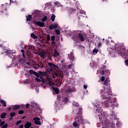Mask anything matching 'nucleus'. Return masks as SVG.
I'll return each mask as SVG.
<instances>
[{
  "label": "nucleus",
  "instance_id": "f257e3e1",
  "mask_svg": "<svg viewBox=\"0 0 128 128\" xmlns=\"http://www.w3.org/2000/svg\"><path fill=\"white\" fill-rule=\"evenodd\" d=\"M104 86H104V89L100 90V92L102 100H106L102 104L104 108H108L112 106V90L110 88V84L108 78L105 80L104 82Z\"/></svg>",
  "mask_w": 128,
  "mask_h": 128
},
{
  "label": "nucleus",
  "instance_id": "f03ea898",
  "mask_svg": "<svg viewBox=\"0 0 128 128\" xmlns=\"http://www.w3.org/2000/svg\"><path fill=\"white\" fill-rule=\"evenodd\" d=\"M46 73L42 72V75L43 76H44L45 78H45L46 80V82H48V84L50 86H55V84L54 82L50 81L52 78H56L58 76V74L53 71L52 69H50V70H48V74L49 76H46Z\"/></svg>",
  "mask_w": 128,
  "mask_h": 128
},
{
  "label": "nucleus",
  "instance_id": "7ed1b4c3",
  "mask_svg": "<svg viewBox=\"0 0 128 128\" xmlns=\"http://www.w3.org/2000/svg\"><path fill=\"white\" fill-rule=\"evenodd\" d=\"M92 104L96 108V114L99 116V118H105L106 116L104 112H102V110L101 108V106L100 104V102L98 100H96L92 103Z\"/></svg>",
  "mask_w": 128,
  "mask_h": 128
},
{
  "label": "nucleus",
  "instance_id": "20e7f679",
  "mask_svg": "<svg viewBox=\"0 0 128 128\" xmlns=\"http://www.w3.org/2000/svg\"><path fill=\"white\" fill-rule=\"evenodd\" d=\"M82 108H80L79 112L77 114L76 118H75V120H78V124H82L84 122V120L82 116Z\"/></svg>",
  "mask_w": 128,
  "mask_h": 128
},
{
  "label": "nucleus",
  "instance_id": "39448f33",
  "mask_svg": "<svg viewBox=\"0 0 128 128\" xmlns=\"http://www.w3.org/2000/svg\"><path fill=\"white\" fill-rule=\"evenodd\" d=\"M74 35L72 36V40H74L76 41L78 40V37L80 38L81 41L84 42V38L82 34L81 33H78L76 31L74 32Z\"/></svg>",
  "mask_w": 128,
  "mask_h": 128
},
{
  "label": "nucleus",
  "instance_id": "423d86ee",
  "mask_svg": "<svg viewBox=\"0 0 128 128\" xmlns=\"http://www.w3.org/2000/svg\"><path fill=\"white\" fill-rule=\"evenodd\" d=\"M102 128H112V123H110L107 120L102 121Z\"/></svg>",
  "mask_w": 128,
  "mask_h": 128
},
{
  "label": "nucleus",
  "instance_id": "0eeeda50",
  "mask_svg": "<svg viewBox=\"0 0 128 128\" xmlns=\"http://www.w3.org/2000/svg\"><path fill=\"white\" fill-rule=\"evenodd\" d=\"M34 24L35 26H39L40 27H45L46 26L44 22L35 21L34 22Z\"/></svg>",
  "mask_w": 128,
  "mask_h": 128
},
{
  "label": "nucleus",
  "instance_id": "6e6552de",
  "mask_svg": "<svg viewBox=\"0 0 128 128\" xmlns=\"http://www.w3.org/2000/svg\"><path fill=\"white\" fill-rule=\"evenodd\" d=\"M33 120L34 121V124H41V122H40V119L39 118L34 117Z\"/></svg>",
  "mask_w": 128,
  "mask_h": 128
},
{
  "label": "nucleus",
  "instance_id": "1a4fd4ad",
  "mask_svg": "<svg viewBox=\"0 0 128 128\" xmlns=\"http://www.w3.org/2000/svg\"><path fill=\"white\" fill-rule=\"evenodd\" d=\"M34 74L36 76H37V78H36V82H40L41 80H43L42 77L39 76L37 72H35Z\"/></svg>",
  "mask_w": 128,
  "mask_h": 128
},
{
  "label": "nucleus",
  "instance_id": "9d476101",
  "mask_svg": "<svg viewBox=\"0 0 128 128\" xmlns=\"http://www.w3.org/2000/svg\"><path fill=\"white\" fill-rule=\"evenodd\" d=\"M68 56L70 60H71L72 61L74 60V56L73 52H70V54L68 55Z\"/></svg>",
  "mask_w": 128,
  "mask_h": 128
},
{
  "label": "nucleus",
  "instance_id": "9b49d317",
  "mask_svg": "<svg viewBox=\"0 0 128 128\" xmlns=\"http://www.w3.org/2000/svg\"><path fill=\"white\" fill-rule=\"evenodd\" d=\"M32 108H34V112H38V110H40V107L38 106L36 104H34V107H32Z\"/></svg>",
  "mask_w": 128,
  "mask_h": 128
},
{
  "label": "nucleus",
  "instance_id": "f8f14e48",
  "mask_svg": "<svg viewBox=\"0 0 128 128\" xmlns=\"http://www.w3.org/2000/svg\"><path fill=\"white\" fill-rule=\"evenodd\" d=\"M26 50H28V52H30V50H34V46H25Z\"/></svg>",
  "mask_w": 128,
  "mask_h": 128
},
{
  "label": "nucleus",
  "instance_id": "ddd939ff",
  "mask_svg": "<svg viewBox=\"0 0 128 128\" xmlns=\"http://www.w3.org/2000/svg\"><path fill=\"white\" fill-rule=\"evenodd\" d=\"M38 55H40L42 58H44L46 57L47 54L45 52H41Z\"/></svg>",
  "mask_w": 128,
  "mask_h": 128
},
{
  "label": "nucleus",
  "instance_id": "4468645a",
  "mask_svg": "<svg viewBox=\"0 0 128 128\" xmlns=\"http://www.w3.org/2000/svg\"><path fill=\"white\" fill-rule=\"evenodd\" d=\"M6 52L8 54V56H12L16 52L12 50H6Z\"/></svg>",
  "mask_w": 128,
  "mask_h": 128
},
{
  "label": "nucleus",
  "instance_id": "2eb2a0df",
  "mask_svg": "<svg viewBox=\"0 0 128 128\" xmlns=\"http://www.w3.org/2000/svg\"><path fill=\"white\" fill-rule=\"evenodd\" d=\"M32 126L31 122H26L24 124V128H30Z\"/></svg>",
  "mask_w": 128,
  "mask_h": 128
},
{
  "label": "nucleus",
  "instance_id": "dca6fc26",
  "mask_svg": "<svg viewBox=\"0 0 128 128\" xmlns=\"http://www.w3.org/2000/svg\"><path fill=\"white\" fill-rule=\"evenodd\" d=\"M48 65L49 66H50L51 68H56L57 67L56 65L55 64H54L52 62H48Z\"/></svg>",
  "mask_w": 128,
  "mask_h": 128
},
{
  "label": "nucleus",
  "instance_id": "f3484780",
  "mask_svg": "<svg viewBox=\"0 0 128 128\" xmlns=\"http://www.w3.org/2000/svg\"><path fill=\"white\" fill-rule=\"evenodd\" d=\"M0 104H3V106L4 108H6V102L4 100H0Z\"/></svg>",
  "mask_w": 128,
  "mask_h": 128
},
{
  "label": "nucleus",
  "instance_id": "a211bd4d",
  "mask_svg": "<svg viewBox=\"0 0 128 128\" xmlns=\"http://www.w3.org/2000/svg\"><path fill=\"white\" fill-rule=\"evenodd\" d=\"M52 88L53 90H54V92H56V94H59V90L58 88H54V87H52Z\"/></svg>",
  "mask_w": 128,
  "mask_h": 128
},
{
  "label": "nucleus",
  "instance_id": "6ab92c4d",
  "mask_svg": "<svg viewBox=\"0 0 128 128\" xmlns=\"http://www.w3.org/2000/svg\"><path fill=\"white\" fill-rule=\"evenodd\" d=\"M73 126L74 128H78L79 127L80 124L79 123H78L76 121H75L74 122H73Z\"/></svg>",
  "mask_w": 128,
  "mask_h": 128
},
{
  "label": "nucleus",
  "instance_id": "aec40b11",
  "mask_svg": "<svg viewBox=\"0 0 128 128\" xmlns=\"http://www.w3.org/2000/svg\"><path fill=\"white\" fill-rule=\"evenodd\" d=\"M100 74H105L106 75H108L110 74V71H106V70L105 72L102 71L100 72Z\"/></svg>",
  "mask_w": 128,
  "mask_h": 128
},
{
  "label": "nucleus",
  "instance_id": "412c9836",
  "mask_svg": "<svg viewBox=\"0 0 128 128\" xmlns=\"http://www.w3.org/2000/svg\"><path fill=\"white\" fill-rule=\"evenodd\" d=\"M18 108H20V106L19 105H15L14 106V108H12L14 110H18Z\"/></svg>",
  "mask_w": 128,
  "mask_h": 128
},
{
  "label": "nucleus",
  "instance_id": "4be33fe9",
  "mask_svg": "<svg viewBox=\"0 0 128 128\" xmlns=\"http://www.w3.org/2000/svg\"><path fill=\"white\" fill-rule=\"evenodd\" d=\"M6 116V112H3L0 115V118H5Z\"/></svg>",
  "mask_w": 128,
  "mask_h": 128
},
{
  "label": "nucleus",
  "instance_id": "5701e85b",
  "mask_svg": "<svg viewBox=\"0 0 128 128\" xmlns=\"http://www.w3.org/2000/svg\"><path fill=\"white\" fill-rule=\"evenodd\" d=\"M54 4L56 6H57V7H60V2H54Z\"/></svg>",
  "mask_w": 128,
  "mask_h": 128
},
{
  "label": "nucleus",
  "instance_id": "b1692460",
  "mask_svg": "<svg viewBox=\"0 0 128 128\" xmlns=\"http://www.w3.org/2000/svg\"><path fill=\"white\" fill-rule=\"evenodd\" d=\"M56 18V16L54 14H52L51 16V20L52 22H54Z\"/></svg>",
  "mask_w": 128,
  "mask_h": 128
},
{
  "label": "nucleus",
  "instance_id": "393cba45",
  "mask_svg": "<svg viewBox=\"0 0 128 128\" xmlns=\"http://www.w3.org/2000/svg\"><path fill=\"white\" fill-rule=\"evenodd\" d=\"M59 55H60V54L58 52H57L56 50L54 51V54H53L54 56H58Z\"/></svg>",
  "mask_w": 128,
  "mask_h": 128
},
{
  "label": "nucleus",
  "instance_id": "a878e982",
  "mask_svg": "<svg viewBox=\"0 0 128 128\" xmlns=\"http://www.w3.org/2000/svg\"><path fill=\"white\" fill-rule=\"evenodd\" d=\"M72 105L74 106H76V107L79 106V104H78V102H73Z\"/></svg>",
  "mask_w": 128,
  "mask_h": 128
},
{
  "label": "nucleus",
  "instance_id": "bb28decb",
  "mask_svg": "<svg viewBox=\"0 0 128 128\" xmlns=\"http://www.w3.org/2000/svg\"><path fill=\"white\" fill-rule=\"evenodd\" d=\"M26 18L27 21H30L32 20V16L30 15H28Z\"/></svg>",
  "mask_w": 128,
  "mask_h": 128
},
{
  "label": "nucleus",
  "instance_id": "cd10ccee",
  "mask_svg": "<svg viewBox=\"0 0 128 128\" xmlns=\"http://www.w3.org/2000/svg\"><path fill=\"white\" fill-rule=\"evenodd\" d=\"M58 23H56V22L54 23V28H58Z\"/></svg>",
  "mask_w": 128,
  "mask_h": 128
},
{
  "label": "nucleus",
  "instance_id": "c85d7f7f",
  "mask_svg": "<svg viewBox=\"0 0 128 128\" xmlns=\"http://www.w3.org/2000/svg\"><path fill=\"white\" fill-rule=\"evenodd\" d=\"M30 36L32 38L34 39L38 38V36H36V35L34 34H31Z\"/></svg>",
  "mask_w": 128,
  "mask_h": 128
},
{
  "label": "nucleus",
  "instance_id": "c756f323",
  "mask_svg": "<svg viewBox=\"0 0 128 128\" xmlns=\"http://www.w3.org/2000/svg\"><path fill=\"white\" fill-rule=\"evenodd\" d=\"M110 118L112 120H116V116L114 114L111 115Z\"/></svg>",
  "mask_w": 128,
  "mask_h": 128
},
{
  "label": "nucleus",
  "instance_id": "7c9ffc66",
  "mask_svg": "<svg viewBox=\"0 0 128 128\" xmlns=\"http://www.w3.org/2000/svg\"><path fill=\"white\" fill-rule=\"evenodd\" d=\"M5 124L4 121H2L1 120H0V126H2Z\"/></svg>",
  "mask_w": 128,
  "mask_h": 128
},
{
  "label": "nucleus",
  "instance_id": "2f4dec72",
  "mask_svg": "<svg viewBox=\"0 0 128 128\" xmlns=\"http://www.w3.org/2000/svg\"><path fill=\"white\" fill-rule=\"evenodd\" d=\"M48 18V17L46 16H44V18L42 19V22H46Z\"/></svg>",
  "mask_w": 128,
  "mask_h": 128
},
{
  "label": "nucleus",
  "instance_id": "473e14b6",
  "mask_svg": "<svg viewBox=\"0 0 128 128\" xmlns=\"http://www.w3.org/2000/svg\"><path fill=\"white\" fill-rule=\"evenodd\" d=\"M49 28L51 30H54V24H52L49 26Z\"/></svg>",
  "mask_w": 128,
  "mask_h": 128
},
{
  "label": "nucleus",
  "instance_id": "72a5a7b5",
  "mask_svg": "<svg viewBox=\"0 0 128 128\" xmlns=\"http://www.w3.org/2000/svg\"><path fill=\"white\" fill-rule=\"evenodd\" d=\"M55 32H56V33L58 35V34H60V30H55Z\"/></svg>",
  "mask_w": 128,
  "mask_h": 128
},
{
  "label": "nucleus",
  "instance_id": "f704fd0d",
  "mask_svg": "<svg viewBox=\"0 0 128 128\" xmlns=\"http://www.w3.org/2000/svg\"><path fill=\"white\" fill-rule=\"evenodd\" d=\"M63 100L64 102H68V100H69V99L67 98H64V99H63Z\"/></svg>",
  "mask_w": 128,
  "mask_h": 128
},
{
  "label": "nucleus",
  "instance_id": "c9c22d12",
  "mask_svg": "<svg viewBox=\"0 0 128 128\" xmlns=\"http://www.w3.org/2000/svg\"><path fill=\"white\" fill-rule=\"evenodd\" d=\"M24 111L23 110H20V111H18V114H24Z\"/></svg>",
  "mask_w": 128,
  "mask_h": 128
},
{
  "label": "nucleus",
  "instance_id": "e433bc0d",
  "mask_svg": "<svg viewBox=\"0 0 128 128\" xmlns=\"http://www.w3.org/2000/svg\"><path fill=\"white\" fill-rule=\"evenodd\" d=\"M92 52L94 54H96L98 52V50H96V49H94L93 50H92Z\"/></svg>",
  "mask_w": 128,
  "mask_h": 128
},
{
  "label": "nucleus",
  "instance_id": "4c0bfd02",
  "mask_svg": "<svg viewBox=\"0 0 128 128\" xmlns=\"http://www.w3.org/2000/svg\"><path fill=\"white\" fill-rule=\"evenodd\" d=\"M46 39H47V40H48V41H50V36L49 34H48V35L46 36Z\"/></svg>",
  "mask_w": 128,
  "mask_h": 128
},
{
  "label": "nucleus",
  "instance_id": "58836bf2",
  "mask_svg": "<svg viewBox=\"0 0 128 128\" xmlns=\"http://www.w3.org/2000/svg\"><path fill=\"white\" fill-rule=\"evenodd\" d=\"M16 114L14 112L10 113V116L13 117Z\"/></svg>",
  "mask_w": 128,
  "mask_h": 128
},
{
  "label": "nucleus",
  "instance_id": "ea45409f",
  "mask_svg": "<svg viewBox=\"0 0 128 128\" xmlns=\"http://www.w3.org/2000/svg\"><path fill=\"white\" fill-rule=\"evenodd\" d=\"M8 128V124H6L2 126V128Z\"/></svg>",
  "mask_w": 128,
  "mask_h": 128
},
{
  "label": "nucleus",
  "instance_id": "a19ab883",
  "mask_svg": "<svg viewBox=\"0 0 128 128\" xmlns=\"http://www.w3.org/2000/svg\"><path fill=\"white\" fill-rule=\"evenodd\" d=\"M22 120H18L16 122V124H21L22 122Z\"/></svg>",
  "mask_w": 128,
  "mask_h": 128
},
{
  "label": "nucleus",
  "instance_id": "79ce46f5",
  "mask_svg": "<svg viewBox=\"0 0 128 128\" xmlns=\"http://www.w3.org/2000/svg\"><path fill=\"white\" fill-rule=\"evenodd\" d=\"M51 40L52 41H54L55 40V36H52L51 37Z\"/></svg>",
  "mask_w": 128,
  "mask_h": 128
},
{
  "label": "nucleus",
  "instance_id": "37998d69",
  "mask_svg": "<svg viewBox=\"0 0 128 128\" xmlns=\"http://www.w3.org/2000/svg\"><path fill=\"white\" fill-rule=\"evenodd\" d=\"M100 80L101 82H104V80H105V78L104 76H102Z\"/></svg>",
  "mask_w": 128,
  "mask_h": 128
},
{
  "label": "nucleus",
  "instance_id": "c03bdc74",
  "mask_svg": "<svg viewBox=\"0 0 128 128\" xmlns=\"http://www.w3.org/2000/svg\"><path fill=\"white\" fill-rule=\"evenodd\" d=\"M80 14H86V12L84 10H81V11H80Z\"/></svg>",
  "mask_w": 128,
  "mask_h": 128
},
{
  "label": "nucleus",
  "instance_id": "a18cd8bd",
  "mask_svg": "<svg viewBox=\"0 0 128 128\" xmlns=\"http://www.w3.org/2000/svg\"><path fill=\"white\" fill-rule=\"evenodd\" d=\"M125 64L126 66H128V60H126L125 61Z\"/></svg>",
  "mask_w": 128,
  "mask_h": 128
},
{
  "label": "nucleus",
  "instance_id": "49530a36",
  "mask_svg": "<svg viewBox=\"0 0 128 128\" xmlns=\"http://www.w3.org/2000/svg\"><path fill=\"white\" fill-rule=\"evenodd\" d=\"M21 52H22V56L24 58H25V56L24 54V50H21Z\"/></svg>",
  "mask_w": 128,
  "mask_h": 128
},
{
  "label": "nucleus",
  "instance_id": "de8ad7c7",
  "mask_svg": "<svg viewBox=\"0 0 128 128\" xmlns=\"http://www.w3.org/2000/svg\"><path fill=\"white\" fill-rule=\"evenodd\" d=\"M84 90H86L88 88V86L86 85H84Z\"/></svg>",
  "mask_w": 128,
  "mask_h": 128
},
{
  "label": "nucleus",
  "instance_id": "09e8293b",
  "mask_svg": "<svg viewBox=\"0 0 128 128\" xmlns=\"http://www.w3.org/2000/svg\"><path fill=\"white\" fill-rule=\"evenodd\" d=\"M26 108H30V104H26Z\"/></svg>",
  "mask_w": 128,
  "mask_h": 128
},
{
  "label": "nucleus",
  "instance_id": "8fccbe9b",
  "mask_svg": "<svg viewBox=\"0 0 128 128\" xmlns=\"http://www.w3.org/2000/svg\"><path fill=\"white\" fill-rule=\"evenodd\" d=\"M18 128H24V125L23 124L20 125Z\"/></svg>",
  "mask_w": 128,
  "mask_h": 128
},
{
  "label": "nucleus",
  "instance_id": "3c124183",
  "mask_svg": "<svg viewBox=\"0 0 128 128\" xmlns=\"http://www.w3.org/2000/svg\"><path fill=\"white\" fill-rule=\"evenodd\" d=\"M40 12L39 10H36L35 12V13H36V14H38L36 13H40Z\"/></svg>",
  "mask_w": 128,
  "mask_h": 128
},
{
  "label": "nucleus",
  "instance_id": "603ef678",
  "mask_svg": "<svg viewBox=\"0 0 128 128\" xmlns=\"http://www.w3.org/2000/svg\"><path fill=\"white\" fill-rule=\"evenodd\" d=\"M72 64L71 65L70 64V65H68V68H71L72 67Z\"/></svg>",
  "mask_w": 128,
  "mask_h": 128
},
{
  "label": "nucleus",
  "instance_id": "864d4df0",
  "mask_svg": "<svg viewBox=\"0 0 128 128\" xmlns=\"http://www.w3.org/2000/svg\"><path fill=\"white\" fill-rule=\"evenodd\" d=\"M106 68V66H105L104 65H103L102 67V66L100 67V68H101L102 69L104 68Z\"/></svg>",
  "mask_w": 128,
  "mask_h": 128
},
{
  "label": "nucleus",
  "instance_id": "5fc2aeb1",
  "mask_svg": "<svg viewBox=\"0 0 128 128\" xmlns=\"http://www.w3.org/2000/svg\"><path fill=\"white\" fill-rule=\"evenodd\" d=\"M102 46V44L100 43V42H98V46Z\"/></svg>",
  "mask_w": 128,
  "mask_h": 128
},
{
  "label": "nucleus",
  "instance_id": "6e6d98bb",
  "mask_svg": "<svg viewBox=\"0 0 128 128\" xmlns=\"http://www.w3.org/2000/svg\"><path fill=\"white\" fill-rule=\"evenodd\" d=\"M29 72L30 73V74H32V70H29Z\"/></svg>",
  "mask_w": 128,
  "mask_h": 128
},
{
  "label": "nucleus",
  "instance_id": "4d7b16f0",
  "mask_svg": "<svg viewBox=\"0 0 128 128\" xmlns=\"http://www.w3.org/2000/svg\"><path fill=\"white\" fill-rule=\"evenodd\" d=\"M8 110H11L12 108H8Z\"/></svg>",
  "mask_w": 128,
  "mask_h": 128
},
{
  "label": "nucleus",
  "instance_id": "13d9d810",
  "mask_svg": "<svg viewBox=\"0 0 128 128\" xmlns=\"http://www.w3.org/2000/svg\"><path fill=\"white\" fill-rule=\"evenodd\" d=\"M26 64H28V66H30V62H26Z\"/></svg>",
  "mask_w": 128,
  "mask_h": 128
},
{
  "label": "nucleus",
  "instance_id": "bf43d9fd",
  "mask_svg": "<svg viewBox=\"0 0 128 128\" xmlns=\"http://www.w3.org/2000/svg\"><path fill=\"white\" fill-rule=\"evenodd\" d=\"M104 40H105L104 38H103V39H102L103 41H104Z\"/></svg>",
  "mask_w": 128,
  "mask_h": 128
},
{
  "label": "nucleus",
  "instance_id": "052dcab7",
  "mask_svg": "<svg viewBox=\"0 0 128 128\" xmlns=\"http://www.w3.org/2000/svg\"><path fill=\"white\" fill-rule=\"evenodd\" d=\"M52 43L54 44H55V43L54 42H52Z\"/></svg>",
  "mask_w": 128,
  "mask_h": 128
},
{
  "label": "nucleus",
  "instance_id": "680f3d73",
  "mask_svg": "<svg viewBox=\"0 0 128 128\" xmlns=\"http://www.w3.org/2000/svg\"><path fill=\"white\" fill-rule=\"evenodd\" d=\"M0 47H2V45H0Z\"/></svg>",
  "mask_w": 128,
  "mask_h": 128
},
{
  "label": "nucleus",
  "instance_id": "e2e57ef3",
  "mask_svg": "<svg viewBox=\"0 0 128 128\" xmlns=\"http://www.w3.org/2000/svg\"><path fill=\"white\" fill-rule=\"evenodd\" d=\"M61 62H63V61H62V60H61Z\"/></svg>",
  "mask_w": 128,
  "mask_h": 128
},
{
  "label": "nucleus",
  "instance_id": "0e129e2a",
  "mask_svg": "<svg viewBox=\"0 0 128 128\" xmlns=\"http://www.w3.org/2000/svg\"><path fill=\"white\" fill-rule=\"evenodd\" d=\"M22 118H24V117H23Z\"/></svg>",
  "mask_w": 128,
  "mask_h": 128
},
{
  "label": "nucleus",
  "instance_id": "69168bd1",
  "mask_svg": "<svg viewBox=\"0 0 128 128\" xmlns=\"http://www.w3.org/2000/svg\"><path fill=\"white\" fill-rule=\"evenodd\" d=\"M30 128H34L33 127H30Z\"/></svg>",
  "mask_w": 128,
  "mask_h": 128
},
{
  "label": "nucleus",
  "instance_id": "338daca9",
  "mask_svg": "<svg viewBox=\"0 0 128 128\" xmlns=\"http://www.w3.org/2000/svg\"><path fill=\"white\" fill-rule=\"evenodd\" d=\"M127 2L128 3V1H127Z\"/></svg>",
  "mask_w": 128,
  "mask_h": 128
}]
</instances>
